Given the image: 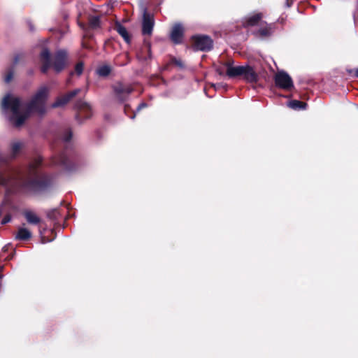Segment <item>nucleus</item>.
I'll return each instance as SVG.
<instances>
[{"label": "nucleus", "mask_w": 358, "mask_h": 358, "mask_svg": "<svg viewBox=\"0 0 358 358\" xmlns=\"http://www.w3.org/2000/svg\"><path fill=\"white\" fill-rule=\"evenodd\" d=\"M1 106L5 110H10L12 115L9 117V122L16 128L21 127L27 120V113L26 110L21 113L20 108L21 106V99L13 96L7 94L2 99Z\"/></svg>", "instance_id": "1"}, {"label": "nucleus", "mask_w": 358, "mask_h": 358, "mask_svg": "<svg viewBox=\"0 0 358 358\" xmlns=\"http://www.w3.org/2000/svg\"><path fill=\"white\" fill-rule=\"evenodd\" d=\"M13 78V71L12 69H10L6 74L4 77V81L6 83H9Z\"/></svg>", "instance_id": "33"}, {"label": "nucleus", "mask_w": 358, "mask_h": 358, "mask_svg": "<svg viewBox=\"0 0 358 358\" xmlns=\"http://www.w3.org/2000/svg\"><path fill=\"white\" fill-rule=\"evenodd\" d=\"M124 114L131 119H134L136 117V112L133 111L129 104H125L124 106Z\"/></svg>", "instance_id": "31"}, {"label": "nucleus", "mask_w": 358, "mask_h": 358, "mask_svg": "<svg viewBox=\"0 0 358 358\" xmlns=\"http://www.w3.org/2000/svg\"><path fill=\"white\" fill-rule=\"evenodd\" d=\"M31 176L34 178L26 179L23 182L22 186L33 192H44L52 185V178L48 174L38 173Z\"/></svg>", "instance_id": "4"}, {"label": "nucleus", "mask_w": 358, "mask_h": 358, "mask_svg": "<svg viewBox=\"0 0 358 358\" xmlns=\"http://www.w3.org/2000/svg\"><path fill=\"white\" fill-rule=\"evenodd\" d=\"M263 18L262 13H257L250 16H246L241 20V25L244 28L255 27L257 25Z\"/></svg>", "instance_id": "16"}, {"label": "nucleus", "mask_w": 358, "mask_h": 358, "mask_svg": "<svg viewBox=\"0 0 358 358\" xmlns=\"http://www.w3.org/2000/svg\"><path fill=\"white\" fill-rule=\"evenodd\" d=\"M31 237V233L26 228H20L15 238L20 241H28Z\"/></svg>", "instance_id": "22"}, {"label": "nucleus", "mask_w": 358, "mask_h": 358, "mask_svg": "<svg viewBox=\"0 0 358 358\" xmlns=\"http://www.w3.org/2000/svg\"><path fill=\"white\" fill-rule=\"evenodd\" d=\"M275 85L279 89L291 91L294 88L291 76L284 71H278L273 78Z\"/></svg>", "instance_id": "7"}, {"label": "nucleus", "mask_w": 358, "mask_h": 358, "mask_svg": "<svg viewBox=\"0 0 358 358\" xmlns=\"http://www.w3.org/2000/svg\"><path fill=\"white\" fill-rule=\"evenodd\" d=\"M68 63V52L66 50L60 49L57 50L51 60L52 67L56 73L62 71Z\"/></svg>", "instance_id": "8"}, {"label": "nucleus", "mask_w": 358, "mask_h": 358, "mask_svg": "<svg viewBox=\"0 0 358 358\" xmlns=\"http://www.w3.org/2000/svg\"><path fill=\"white\" fill-rule=\"evenodd\" d=\"M49 88L41 86L31 97L26 106L27 119L31 113H36L39 115H43L46 112L45 104L49 96Z\"/></svg>", "instance_id": "3"}, {"label": "nucleus", "mask_w": 358, "mask_h": 358, "mask_svg": "<svg viewBox=\"0 0 358 358\" xmlns=\"http://www.w3.org/2000/svg\"><path fill=\"white\" fill-rule=\"evenodd\" d=\"M115 29L123 38L127 43L129 44L131 43V36L125 27L117 22L115 24Z\"/></svg>", "instance_id": "19"}, {"label": "nucleus", "mask_w": 358, "mask_h": 358, "mask_svg": "<svg viewBox=\"0 0 358 358\" xmlns=\"http://www.w3.org/2000/svg\"><path fill=\"white\" fill-rule=\"evenodd\" d=\"M80 92V89H76L72 90L66 94L59 96L56 99V100L52 103L51 107L52 108H56L59 107H62L67 104L73 97H75L79 92Z\"/></svg>", "instance_id": "13"}, {"label": "nucleus", "mask_w": 358, "mask_h": 358, "mask_svg": "<svg viewBox=\"0 0 358 358\" xmlns=\"http://www.w3.org/2000/svg\"><path fill=\"white\" fill-rule=\"evenodd\" d=\"M233 64V60L224 62L226 76L229 78H240L245 82L251 84H255L259 81V75L253 66L249 64L234 66Z\"/></svg>", "instance_id": "2"}, {"label": "nucleus", "mask_w": 358, "mask_h": 358, "mask_svg": "<svg viewBox=\"0 0 358 358\" xmlns=\"http://www.w3.org/2000/svg\"><path fill=\"white\" fill-rule=\"evenodd\" d=\"M293 3L292 0H287L286 3L287 7H290Z\"/></svg>", "instance_id": "39"}, {"label": "nucleus", "mask_w": 358, "mask_h": 358, "mask_svg": "<svg viewBox=\"0 0 358 358\" xmlns=\"http://www.w3.org/2000/svg\"><path fill=\"white\" fill-rule=\"evenodd\" d=\"M154 26L155 19L153 15L145 10L142 20V34L150 37L152 34Z\"/></svg>", "instance_id": "10"}, {"label": "nucleus", "mask_w": 358, "mask_h": 358, "mask_svg": "<svg viewBox=\"0 0 358 358\" xmlns=\"http://www.w3.org/2000/svg\"><path fill=\"white\" fill-rule=\"evenodd\" d=\"M83 69H84V63H83V62H78L76 64V66H75V73L78 76H80L83 73Z\"/></svg>", "instance_id": "32"}, {"label": "nucleus", "mask_w": 358, "mask_h": 358, "mask_svg": "<svg viewBox=\"0 0 358 358\" xmlns=\"http://www.w3.org/2000/svg\"><path fill=\"white\" fill-rule=\"evenodd\" d=\"M97 74L101 77L108 76L111 72V68L108 65H103L99 67L96 70Z\"/></svg>", "instance_id": "28"}, {"label": "nucleus", "mask_w": 358, "mask_h": 358, "mask_svg": "<svg viewBox=\"0 0 358 358\" xmlns=\"http://www.w3.org/2000/svg\"><path fill=\"white\" fill-rule=\"evenodd\" d=\"M26 220L31 224H38L41 222V219L34 212L31 210H25L23 213Z\"/></svg>", "instance_id": "21"}, {"label": "nucleus", "mask_w": 358, "mask_h": 358, "mask_svg": "<svg viewBox=\"0 0 358 358\" xmlns=\"http://www.w3.org/2000/svg\"><path fill=\"white\" fill-rule=\"evenodd\" d=\"M14 180V173L11 170L0 171V186L8 188ZM6 192H8V189H6Z\"/></svg>", "instance_id": "17"}, {"label": "nucleus", "mask_w": 358, "mask_h": 358, "mask_svg": "<svg viewBox=\"0 0 358 358\" xmlns=\"http://www.w3.org/2000/svg\"><path fill=\"white\" fill-rule=\"evenodd\" d=\"M22 148V143L20 142H14L11 145V154L13 157H15Z\"/></svg>", "instance_id": "29"}, {"label": "nucleus", "mask_w": 358, "mask_h": 358, "mask_svg": "<svg viewBox=\"0 0 358 358\" xmlns=\"http://www.w3.org/2000/svg\"><path fill=\"white\" fill-rule=\"evenodd\" d=\"M40 59L42 63L41 66V73L45 74L50 67L51 64V54L47 48H43L40 53Z\"/></svg>", "instance_id": "15"}, {"label": "nucleus", "mask_w": 358, "mask_h": 358, "mask_svg": "<svg viewBox=\"0 0 358 358\" xmlns=\"http://www.w3.org/2000/svg\"><path fill=\"white\" fill-rule=\"evenodd\" d=\"M185 29L182 24L176 23L170 32V39L175 45L181 44L183 42Z\"/></svg>", "instance_id": "11"}, {"label": "nucleus", "mask_w": 358, "mask_h": 358, "mask_svg": "<svg viewBox=\"0 0 358 358\" xmlns=\"http://www.w3.org/2000/svg\"><path fill=\"white\" fill-rule=\"evenodd\" d=\"M288 106L294 110H303L306 109L307 103L299 100H292L289 102Z\"/></svg>", "instance_id": "25"}, {"label": "nucleus", "mask_w": 358, "mask_h": 358, "mask_svg": "<svg viewBox=\"0 0 358 358\" xmlns=\"http://www.w3.org/2000/svg\"><path fill=\"white\" fill-rule=\"evenodd\" d=\"M191 47L195 52H209L213 48V41L210 36L195 34L190 37Z\"/></svg>", "instance_id": "5"}, {"label": "nucleus", "mask_w": 358, "mask_h": 358, "mask_svg": "<svg viewBox=\"0 0 358 358\" xmlns=\"http://www.w3.org/2000/svg\"><path fill=\"white\" fill-rule=\"evenodd\" d=\"M137 57L139 60L143 62H147L152 59L151 42L149 38H144L143 47L137 53Z\"/></svg>", "instance_id": "14"}, {"label": "nucleus", "mask_w": 358, "mask_h": 358, "mask_svg": "<svg viewBox=\"0 0 358 358\" xmlns=\"http://www.w3.org/2000/svg\"><path fill=\"white\" fill-rule=\"evenodd\" d=\"M76 109V120L81 124L83 120L90 118L92 115V108L89 103L82 100H78L75 104Z\"/></svg>", "instance_id": "9"}, {"label": "nucleus", "mask_w": 358, "mask_h": 358, "mask_svg": "<svg viewBox=\"0 0 358 358\" xmlns=\"http://www.w3.org/2000/svg\"><path fill=\"white\" fill-rule=\"evenodd\" d=\"M1 214H2V210H1V208H0V216L1 215Z\"/></svg>", "instance_id": "42"}, {"label": "nucleus", "mask_w": 358, "mask_h": 358, "mask_svg": "<svg viewBox=\"0 0 358 358\" xmlns=\"http://www.w3.org/2000/svg\"><path fill=\"white\" fill-rule=\"evenodd\" d=\"M53 163L56 165L62 166L65 170L69 171L75 169V165L67 157L66 151H63L56 156L54 159Z\"/></svg>", "instance_id": "12"}, {"label": "nucleus", "mask_w": 358, "mask_h": 358, "mask_svg": "<svg viewBox=\"0 0 358 358\" xmlns=\"http://www.w3.org/2000/svg\"><path fill=\"white\" fill-rule=\"evenodd\" d=\"M43 159L41 157H38L29 166V175L38 174V169L41 166Z\"/></svg>", "instance_id": "20"}, {"label": "nucleus", "mask_w": 358, "mask_h": 358, "mask_svg": "<svg viewBox=\"0 0 358 358\" xmlns=\"http://www.w3.org/2000/svg\"><path fill=\"white\" fill-rule=\"evenodd\" d=\"M17 57H15V63H17Z\"/></svg>", "instance_id": "41"}, {"label": "nucleus", "mask_w": 358, "mask_h": 358, "mask_svg": "<svg viewBox=\"0 0 358 358\" xmlns=\"http://www.w3.org/2000/svg\"><path fill=\"white\" fill-rule=\"evenodd\" d=\"M257 33L260 36H262V37H268V36H270L272 33H273V30H272V24H269L266 27H262L260 28L257 31Z\"/></svg>", "instance_id": "27"}, {"label": "nucleus", "mask_w": 358, "mask_h": 358, "mask_svg": "<svg viewBox=\"0 0 358 358\" xmlns=\"http://www.w3.org/2000/svg\"><path fill=\"white\" fill-rule=\"evenodd\" d=\"M46 215L48 218L52 221H59L62 218L60 210L59 208H54L47 211Z\"/></svg>", "instance_id": "24"}, {"label": "nucleus", "mask_w": 358, "mask_h": 358, "mask_svg": "<svg viewBox=\"0 0 358 358\" xmlns=\"http://www.w3.org/2000/svg\"><path fill=\"white\" fill-rule=\"evenodd\" d=\"M73 136V132L71 128L68 127L64 129L62 136V141L64 143L69 142Z\"/></svg>", "instance_id": "30"}, {"label": "nucleus", "mask_w": 358, "mask_h": 358, "mask_svg": "<svg viewBox=\"0 0 358 358\" xmlns=\"http://www.w3.org/2000/svg\"><path fill=\"white\" fill-rule=\"evenodd\" d=\"M224 63L222 66H217L215 67V71L220 75V76H226V72L224 73Z\"/></svg>", "instance_id": "34"}, {"label": "nucleus", "mask_w": 358, "mask_h": 358, "mask_svg": "<svg viewBox=\"0 0 358 358\" xmlns=\"http://www.w3.org/2000/svg\"><path fill=\"white\" fill-rule=\"evenodd\" d=\"M147 106H148V105H147V103H145V102H142V103H141L138 106V107H137V108H136V111H137V112L140 111L141 109H143V108H146V107H147Z\"/></svg>", "instance_id": "37"}, {"label": "nucleus", "mask_w": 358, "mask_h": 358, "mask_svg": "<svg viewBox=\"0 0 358 358\" xmlns=\"http://www.w3.org/2000/svg\"><path fill=\"white\" fill-rule=\"evenodd\" d=\"M88 27L91 29H97L101 27L99 16H90L88 18Z\"/></svg>", "instance_id": "23"}, {"label": "nucleus", "mask_w": 358, "mask_h": 358, "mask_svg": "<svg viewBox=\"0 0 358 358\" xmlns=\"http://www.w3.org/2000/svg\"><path fill=\"white\" fill-rule=\"evenodd\" d=\"M80 26L83 28V29H85V25L83 24H80Z\"/></svg>", "instance_id": "40"}, {"label": "nucleus", "mask_w": 358, "mask_h": 358, "mask_svg": "<svg viewBox=\"0 0 358 358\" xmlns=\"http://www.w3.org/2000/svg\"><path fill=\"white\" fill-rule=\"evenodd\" d=\"M7 258L8 257H5L4 255H0V269L4 268V267L7 266L6 264L3 263L5 261H6Z\"/></svg>", "instance_id": "35"}, {"label": "nucleus", "mask_w": 358, "mask_h": 358, "mask_svg": "<svg viewBox=\"0 0 358 358\" xmlns=\"http://www.w3.org/2000/svg\"><path fill=\"white\" fill-rule=\"evenodd\" d=\"M130 62V57L128 52L120 55L116 58V63L119 66H125Z\"/></svg>", "instance_id": "26"}, {"label": "nucleus", "mask_w": 358, "mask_h": 358, "mask_svg": "<svg viewBox=\"0 0 358 358\" xmlns=\"http://www.w3.org/2000/svg\"><path fill=\"white\" fill-rule=\"evenodd\" d=\"M172 66H175L180 70H183L185 69V64L180 58H177L173 55H169V61L164 65L163 69L165 71H169Z\"/></svg>", "instance_id": "18"}, {"label": "nucleus", "mask_w": 358, "mask_h": 358, "mask_svg": "<svg viewBox=\"0 0 358 358\" xmlns=\"http://www.w3.org/2000/svg\"><path fill=\"white\" fill-rule=\"evenodd\" d=\"M352 71H354V72H355V76L356 78H358V68H357V69H355V70H350V71H349V73H351Z\"/></svg>", "instance_id": "38"}, {"label": "nucleus", "mask_w": 358, "mask_h": 358, "mask_svg": "<svg viewBox=\"0 0 358 358\" xmlns=\"http://www.w3.org/2000/svg\"><path fill=\"white\" fill-rule=\"evenodd\" d=\"M116 100L122 103L129 99L130 94L134 91L131 84H124L122 82H117L111 86Z\"/></svg>", "instance_id": "6"}, {"label": "nucleus", "mask_w": 358, "mask_h": 358, "mask_svg": "<svg viewBox=\"0 0 358 358\" xmlns=\"http://www.w3.org/2000/svg\"><path fill=\"white\" fill-rule=\"evenodd\" d=\"M11 220V215L10 214L6 215L1 220V224H6Z\"/></svg>", "instance_id": "36"}]
</instances>
